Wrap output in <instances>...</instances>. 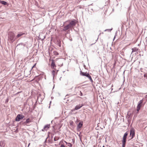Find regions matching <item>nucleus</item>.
Listing matches in <instances>:
<instances>
[{
  "label": "nucleus",
  "instance_id": "f257e3e1",
  "mask_svg": "<svg viewBox=\"0 0 147 147\" xmlns=\"http://www.w3.org/2000/svg\"><path fill=\"white\" fill-rule=\"evenodd\" d=\"M128 133L127 132H126L124 134L123 138V140H122V147H125L126 138L128 135Z\"/></svg>",
  "mask_w": 147,
  "mask_h": 147
},
{
  "label": "nucleus",
  "instance_id": "f03ea898",
  "mask_svg": "<svg viewBox=\"0 0 147 147\" xmlns=\"http://www.w3.org/2000/svg\"><path fill=\"white\" fill-rule=\"evenodd\" d=\"M9 38L11 41H14L16 39L15 38L14 34L11 32H10L8 34Z\"/></svg>",
  "mask_w": 147,
  "mask_h": 147
},
{
  "label": "nucleus",
  "instance_id": "7ed1b4c3",
  "mask_svg": "<svg viewBox=\"0 0 147 147\" xmlns=\"http://www.w3.org/2000/svg\"><path fill=\"white\" fill-rule=\"evenodd\" d=\"M24 116L22 114H18L16 119V121H19L20 119H23Z\"/></svg>",
  "mask_w": 147,
  "mask_h": 147
},
{
  "label": "nucleus",
  "instance_id": "20e7f679",
  "mask_svg": "<svg viewBox=\"0 0 147 147\" xmlns=\"http://www.w3.org/2000/svg\"><path fill=\"white\" fill-rule=\"evenodd\" d=\"M72 27L70 25V24L69 23V24L64 26V28L63 29V30L64 31H65L66 30H67L69 29L70 28Z\"/></svg>",
  "mask_w": 147,
  "mask_h": 147
},
{
  "label": "nucleus",
  "instance_id": "39448f33",
  "mask_svg": "<svg viewBox=\"0 0 147 147\" xmlns=\"http://www.w3.org/2000/svg\"><path fill=\"white\" fill-rule=\"evenodd\" d=\"M130 135L131 137V138H133L135 135L134 129L133 128H131L130 130Z\"/></svg>",
  "mask_w": 147,
  "mask_h": 147
},
{
  "label": "nucleus",
  "instance_id": "423d86ee",
  "mask_svg": "<svg viewBox=\"0 0 147 147\" xmlns=\"http://www.w3.org/2000/svg\"><path fill=\"white\" fill-rule=\"evenodd\" d=\"M76 20H72L69 23L70 24V25L71 26L73 27L74 26H75L76 24Z\"/></svg>",
  "mask_w": 147,
  "mask_h": 147
},
{
  "label": "nucleus",
  "instance_id": "0eeeda50",
  "mask_svg": "<svg viewBox=\"0 0 147 147\" xmlns=\"http://www.w3.org/2000/svg\"><path fill=\"white\" fill-rule=\"evenodd\" d=\"M83 106L84 105L83 104H80L79 105H77L75 107V109L76 110H78Z\"/></svg>",
  "mask_w": 147,
  "mask_h": 147
},
{
  "label": "nucleus",
  "instance_id": "6e6552de",
  "mask_svg": "<svg viewBox=\"0 0 147 147\" xmlns=\"http://www.w3.org/2000/svg\"><path fill=\"white\" fill-rule=\"evenodd\" d=\"M25 34L24 33H23L22 32H20L16 36L15 38H17L22 36L24 34Z\"/></svg>",
  "mask_w": 147,
  "mask_h": 147
},
{
  "label": "nucleus",
  "instance_id": "1a4fd4ad",
  "mask_svg": "<svg viewBox=\"0 0 147 147\" xmlns=\"http://www.w3.org/2000/svg\"><path fill=\"white\" fill-rule=\"evenodd\" d=\"M82 125H83V122H82V121L80 122L79 123L78 125V126H77L78 128H81L82 127Z\"/></svg>",
  "mask_w": 147,
  "mask_h": 147
},
{
  "label": "nucleus",
  "instance_id": "9d476101",
  "mask_svg": "<svg viewBox=\"0 0 147 147\" xmlns=\"http://www.w3.org/2000/svg\"><path fill=\"white\" fill-rule=\"evenodd\" d=\"M86 77H88L91 82H93L91 77L88 73L86 74Z\"/></svg>",
  "mask_w": 147,
  "mask_h": 147
},
{
  "label": "nucleus",
  "instance_id": "9b49d317",
  "mask_svg": "<svg viewBox=\"0 0 147 147\" xmlns=\"http://www.w3.org/2000/svg\"><path fill=\"white\" fill-rule=\"evenodd\" d=\"M49 125H45L44 127V129L45 130H47L49 128Z\"/></svg>",
  "mask_w": 147,
  "mask_h": 147
},
{
  "label": "nucleus",
  "instance_id": "f8f14e48",
  "mask_svg": "<svg viewBox=\"0 0 147 147\" xmlns=\"http://www.w3.org/2000/svg\"><path fill=\"white\" fill-rule=\"evenodd\" d=\"M88 73H86L83 72L82 71H80V74L81 75H82L83 76H86V74H87Z\"/></svg>",
  "mask_w": 147,
  "mask_h": 147
},
{
  "label": "nucleus",
  "instance_id": "ddd939ff",
  "mask_svg": "<svg viewBox=\"0 0 147 147\" xmlns=\"http://www.w3.org/2000/svg\"><path fill=\"white\" fill-rule=\"evenodd\" d=\"M141 105L138 104L137 107V110L138 112L139 110L140 109L141 107Z\"/></svg>",
  "mask_w": 147,
  "mask_h": 147
},
{
  "label": "nucleus",
  "instance_id": "4468645a",
  "mask_svg": "<svg viewBox=\"0 0 147 147\" xmlns=\"http://www.w3.org/2000/svg\"><path fill=\"white\" fill-rule=\"evenodd\" d=\"M30 122V119L28 118L26 120V121L24 122V123L25 124H26Z\"/></svg>",
  "mask_w": 147,
  "mask_h": 147
},
{
  "label": "nucleus",
  "instance_id": "2eb2a0df",
  "mask_svg": "<svg viewBox=\"0 0 147 147\" xmlns=\"http://www.w3.org/2000/svg\"><path fill=\"white\" fill-rule=\"evenodd\" d=\"M0 3L4 5H6L7 4V2L4 1H1Z\"/></svg>",
  "mask_w": 147,
  "mask_h": 147
},
{
  "label": "nucleus",
  "instance_id": "dca6fc26",
  "mask_svg": "<svg viewBox=\"0 0 147 147\" xmlns=\"http://www.w3.org/2000/svg\"><path fill=\"white\" fill-rule=\"evenodd\" d=\"M51 67L53 68H54L55 67V63L53 62H52L51 64Z\"/></svg>",
  "mask_w": 147,
  "mask_h": 147
},
{
  "label": "nucleus",
  "instance_id": "f3484780",
  "mask_svg": "<svg viewBox=\"0 0 147 147\" xmlns=\"http://www.w3.org/2000/svg\"><path fill=\"white\" fill-rule=\"evenodd\" d=\"M59 138V137L57 136H55V137L54 139V141H56L58 140Z\"/></svg>",
  "mask_w": 147,
  "mask_h": 147
},
{
  "label": "nucleus",
  "instance_id": "a211bd4d",
  "mask_svg": "<svg viewBox=\"0 0 147 147\" xmlns=\"http://www.w3.org/2000/svg\"><path fill=\"white\" fill-rule=\"evenodd\" d=\"M65 142L67 144L68 146L71 147L72 146V145L71 143H67L65 141Z\"/></svg>",
  "mask_w": 147,
  "mask_h": 147
},
{
  "label": "nucleus",
  "instance_id": "6ab92c4d",
  "mask_svg": "<svg viewBox=\"0 0 147 147\" xmlns=\"http://www.w3.org/2000/svg\"><path fill=\"white\" fill-rule=\"evenodd\" d=\"M132 52H134L138 50V49L136 48H134L133 49H132Z\"/></svg>",
  "mask_w": 147,
  "mask_h": 147
},
{
  "label": "nucleus",
  "instance_id": "aec40b11",
  "mask_svg": "<svg viewBox=\"0 0 147 147\" xmlns=\"http://www.w3.org/2000/svg\"><path fill=\"white\" fill-rule=\"evenodd\" d=\"M143 102V100H141L139 101V102H138V104L140 105H142V103Z\"/></svg>",
  "mask_w": 147,
  "mask_h": 147
},
{
  "label": "nucleus",
  "instance_id": "412c9836",
  "mask_svg": "<svg viewBox=\"0 0 147 147\" xmlns=\"http://www.w3.org/2000/svg\"><path fill=\"white\" fill-rule=\"evenodd\" d=\"M55 72L54 70H53L52 72V75L53 76V77H54V76H55Z\"/></svg>",
  "mask_w": 147,
  "mask_h": 147
},
{
  "label": "nucleus",
  "instance_id": "4be33fe9",
  "mask_svg": "<svg viewBox=\"0 0 147 147\" xmlns=\"http://www.w3.org/2000/svg\"><path fill=\"white\" fill-rule=\"evenodd\" d=\"M19 45H23L24 46L25 45H26V44H24V43H20L19 44Z\"/></svg>",
  "mask_w": 147,
  "mask_h": 147
},
{
  "label": "nucleus",
  "instance_id": "5701e85b",
  "mask_svg": "<svg viewBox=\"0 0 147 147\" xmlns=\"http://www.w3.org/2000/svg\"><path fill=\"white\" fill-rule=\"evenodd\" d=\"M3 142H0V146H3Z\"/></svg>",
  "mask_w": 147,
  "mask_h": 147
},
{
  "label": "nucleus",
  "instance_id": "b1692460",
  "mask_svg": "<svg viewBox=\"0 0 147 147\" xmlns=\"http://www.w3.org/2000/svg\"><path fill=\"white\" fill-rule=\"evenodd\" d=\"M112 29H106L105 30V31H111L112 30Z\"/></svg>",
  "mask_w": 147,
  "mask_h": 147
},
{
  "label": "nucleus",
  "instance_id": "393cba45",
  "mask_svg": "<svg viewBox=\"0 0 147 147\" xmlns=\"http://www.w3.org/2000/svg\"><path fill=\"white\" fill-rule=\"evenodd\" d=\"M144 77L145 78H147V74H145L144 75Z\"/></svg>",
  "mask_w": 147,
  "mask_h": 147
},
{
  "label": "nucleus",
  "instance_id": "a878e982",
  "mask_svg": "<svg viewBox=\"0 0 147 147\" xmlns=\"http://www.w3.org/2000/svg\"><path fill=\"white\" fill-rule=\"evenodd\" d=\"M45 36H44V37H43V38H40V39H41V40H44V39H45Z\"/></svg>",
  "mask_w": 147,
  "mask_h": 147
},
{
  "label": "nucleus",
  "instance_id": "bb28decb",
  "mask_svg": "<svg viewBox=\"0 0 147 147\" xmlns=\"http://www.w3.org/2000/svg\"><path fill=\"white\" fill-rule=\"evenodd\" d=\"M60 147H65L64 145L62 144L61 145Z\"/></svg>",
  "mask_w": 147,
  "mask_h": 147
},
{
  "label": "nucleus",
  "instance_id": "cd10ccee",
  "mask_svg": "<svg viewBox=\"0 0 147 147\" xmlns=\"http://www.w3.org/2000/svg\"><path fill=\"white\" fill-rule=\"evenodd\" d=\"M80 92L81 93V96H82V92H81V91H80Z\"/></svg>",
  "mask_w": 147,
  "mask_h": 147
},
{
  "label": "nucleus",
  "instance_id": "c85d7f7f",
  "mask_svg": "<svg viewBox=\"0 0 147 147\" xmlns=\"http://www.w3.org/2000/svg\"><path fill=\"white\" fill-rule=\"evenodd\" d=\"M30 143H29L28 145V146H29V145H30Z\"/></svg>",
  "mask_w": 147,
  "mask_h": 147
},
{
  "label": "nucleus",
  "instance_id": "c756f323",
  "mask_svg": "<svg viewBox=\"0 0 147 147\" xmlns=\"http://www.w3.org/2000/svg\"><path fill=\"white\" fill-rule=\"evenodd\" d=\"M76 87H75V89H76Z\"/></svg>",
  "mask_w": 147,
  "mask_h": 147
},
{
  "label": "nucleus",
  "instance_id": "7c9ffc66",
  "mask_svg": "<svg viewBox=\"0 0 147 147\" xmlns=\"http://www.w3.org/2000/svg\"><path fill=\"white\" fill-rule=\"evenodd\" d=\"M51 102H50V104L51 103Z\"/></svg>",
  "mask_w": 147,
  "mask_h": 147
},
{
  "label": "nucleus",
  "instance_id": "2f4dec72",
  "mask_svg": "<svg viewBox=\"0 0 147 147\" xmlns=\"http://www.w3.org/2000/svg\"><path fill=\"white\" fill-rule=\"evenodd\" d=\"M102 147H105L104 146H103Z\"/></svg>",
  "mask_w": 147,
  "mask_h": 147
}]
</instances>
